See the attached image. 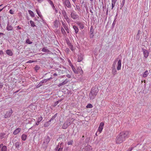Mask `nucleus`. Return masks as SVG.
Returning <instances> with one entry per match:
<instances>
[{"instance_id": "nucleus-1", "label": "nucleus", "mask_w": 151, "mask_h": 151, "mask_svg": "<svg viewBox=\"0 0 151 151\" xmlns=\"http://www.w3.org/2000/svg\"><path fill=\"white\" fill-rule=\"evenodd\" d=\"M129 132H123L119 133L117 137L116 142L117 144H119L124 141L126 138H128L129 135Z\"/></svg>"}, {"instance_id": "nucleus-2", "label": "nucleus", "mask_w": 151, "mask_h": 151, "mask_svg": "<svg viewBox=\"0 0 151 151\" xmlns=\"http://www.w3.org/2000/svg\"><path fill=\"white\" fill-rule=\"evenodd\" d=\"M98 91L99 90L98 88L95 87L92 88L89 94L90 99H93L97 95Z\"/></svg>"}, {"instance_id": "nucleus-3", "label": "nucleus", "mask_w": 151, "mask_h": 151, "mask_svg": "<svg viewBox=\"0 0 151 151\" xmlns=\"http://www.w3.org/2000/svg\"><path fill=\"white\" fill-rule=\"evenodd\" d=\"M140 147L141 148L142 147L141 145L137 144L135 147H134V146H132L127 151H139V150H140V149H137V148L138 147Z\"/></svg>"}, {"instance_id": "nucleus-4", "label": "nucleus", "mask_w": 151, "mask_h": 151, "mask_svg": "<svg viewBox=\"0 0 151 151\" xmlns=\"http://www.w3.org/2000/svg\"><path fill=\"white\" fill-rule=\"evenodd\" d=\"M63 147V142H60L58 143L57 147L55 148L57 151H62Z\"/></svg>"}, {"instance_id": "nucleus-5", "label": "nucleus", "mask_w": 151, "mask_h": 151, "mask_svg": "<svg viewBox=\"0 0 151 151\" xmlns=\"http://www.w3.org/2000/svg\"><path fill=\"white\" fill-rule=\"evenodd\" d=\"M12 109L9 110L8 111H7L6 113L4 115V117L5 118H7L10 117L12 113Z\"/></svg>"}, {"instance_id": "nucleus-6", "label": "nucleus", "mask_w": 151, "mask_h": 151, "mask_svg": "<svg viewBox=\"0 0 151 151\" xmlns=\"http://www.w3.org/2000/svg\"><path fill=\"white\" fill-rule=\"evenodd\" d=\"M76 74H78V76H81L83 73V71L81 67H78L76 70Z\"/></svg>"}, {"instance_id": "nucleus-7", "label": "nucleus", "mask_w": 151, "mask_h": 151, "mask_svg": "<svg viewBox=\"0 0 151 151\" xmlns=\"http://www.w3.org/2000/svg\"><path fill=\"white\" fill-rule=\"evenodd\" d=\"M70 124V123L68 121L65 122L62 126V128L63 129H66Z\"/></svg>"}, {"instance_id": "nucleus-8", "label": "nucleus", "mask_w": 151, "mask_h": 151, "mask_svg": "<svg viewBox=\"0 0 151 151\" xmlns=\"http://www.w3.org/2000/svg\"><path fill=\"white\" fill-rule=\"evenodd\" d=\"M50 138L48 137L45 139L44 140L43 143L45 146H47L50 141Z\"/></svg>"}, {"instance_id": "nucleus-9", "label": "nucleus", "mask_w": 151, "mask_h": 151, "mask_svg": "<svg viewBox=\"0 0 151 151\" xmlns=\"http://www.w3.org/2000/svg\"><path fill=\"white\" fill-rule=\"evenodd\" d=\"M104 125V123L102 122H101L99 126L98 129V130L100 133L101 132L103 129V127Z\"/></svg>"}, {"instance_id": "nucleus-10", "label": "nucleus", "mask_w": 151, "mask_h": 151, "mask_svg": "<svg viewBox=\"0 0 151 151\" xmlns=\"http://www.w3.org/2000/svg\"><path fill=\"white\" fill-rule=\"evenodd\" d=\"M142 50L143 52L144 57L145 58H147L148 57L149 55V52L148 51L145 49H142Z\"/></svg>"}, {"instance_id": "nucleus-11", "label": "nucleus", "mask_w": 151, "mask_h": 151, "mask_svg": "<svg viewBox=\"0 0 151 151\" xmlns=\"http://www.w3.org/2000/svg\"><path fill=\"white\" fill-rule=\"evenodd\" d=\"M83 55L81 53L78 54V62H80L83 59Z\"/></svg>"}, {"instance_id": "nucleus-12", "label": "nucleus", "mask_w": 151, "mask_h": 151, "mask_svg": "<svg viewBox=\"0 0 151 151\" xmlns=\"http://www.w3.org/2000/svg\"><path fill=\"white\" fill-rule=\"evenodd\" d=\"M64 5L68 7H70V1L68 0H66L64 2Z\"/></svg>"}, {"instance_id": "nucleus-13", "label": "nucleus", "mask_w": 151, "mask_h": 151, "mask_svg": "<svg viewBox=\"0 0 151 151\" xmlns=\"http://www.w3.org/2000/svg\"><path fill=\"white\" fill-rule=\"evenodd\" d=\"M79 26V27L80 29H83L84 27V24L81 22H78L76 23Z\"/></svg>"}, {"instance_id": "nucleus-14", "label": "nucleus", "mask_w": 151, "mask_h": 151, "mask_svg": "<svg viewBox=\"0 0 151 151\" xmlns=\"http://www.w3.org/2000/svg\"><path fill=\"white\" fill-rule=\"evenodd\" d=\"M21 130V129L20 128H18L16 129L13 132V134L14 135H16L18 134Z\"/></svg>"}, {"instance_id": "nucleus-15", "label": "nucleus", "mask_w": 151, "mask_h": 151, "mask_svg": "<svg viewBox=\"0 0 151 151\" xmlns=\"http://www.w3.org/2000/svg\"><path fill=\"white\" fill-rule=\"evenodd\" d=\"M121 62L122 61L120 60H119L118 62V66L117 67V69L118 70H120L121 69Z\"/></svg>"}, {"instance_id": "nucleus-16", "label": "nucleus", "mask_w": 151, "mask_h": 151, "mask_svg": "<svg viewBox=\"0 0 151 151\" xmlns=\"http://www.w3.org/2000/svg\"><path fill=\"white\" fill-rule=\"evenodd\" d=\"M92 148L91 146L89 145L86 146L85 148L84 151H91Z\"/></svg>"}, {"instance_id": "nucleus-17", "label": "nucleus", "mask_w": 151, "mask_h": 151, "mask_svg": "<svg viewBox=\"0 0 151 151\" xmlns=\"http://www.w3.org/2000/svg\"><path fill=\"white\" fill-rule=\"evenodd\" d=\"M1 148V151H7V147L5 146H3V145H0V148Z\"/></svg>"}, {"instance_id": "nucleus-18", "label": "nucleus", "mask_w": 151, "mask_h": 151, "mask_svg": "<svg viewBox=\"0 0 151 151\" xmlns=\"http://www.w3.org/2000/svg\"><path fill=\"white\" fill-rule=\"evenodd\" d=\"M50 5L52 6V9L54 10H55V12L56 13H58V10L56 9L55 6V5H54V4H53V3L52 2L51 3H50Z\"/></svg>"}, {"instance_id": "nucleus-19", "label": "nucleus", "mask_w": 151, "mask_h": 151, "mask_svg": "<svg viewBox=\"0 0 151 151\" xmlns=\"http://www.w3.org/2000/svg\"><path fill=\"white\" fill-rule=\"evenodd\" d=\"M13 29V28L12 27L11 25H10L8 24L6 27V30L8 31H11Z\"/></svg>"}, {"instance_id": "nucleus-20", "label": "nucleus", "mask_w": 151, "mask_h": 151, "mask_svg": "<svg viewBox=\"0 0 151 151\" xmlns=\"http://www.w3.org/2000/svg\"><path fill=\"white\" fill-rule=\"evenodd\" d=\"M6 52V53L9 56H12L13 55V53L11 50H7Z\"/></svg>"}, {"instance_id": "nucleus-21", "label": "nucleus", "mask_w": 151, "mask_h": 151, "mask_svg": "<svg viewBox=\"0 0 151 151\" xmlns=\"http://www.w3.org/2000/svg\"><path fill=\"white\" fill-rule=\"evenodd\" d=\"M116 1L117 0H111L112 9H113V8L115 6V4Z\"/></svg>"}, {"instance_id": "nucleus-22", "label": "nucleus", "mask_w": 151, "mask_h": 151, "mask_svg": "<svg viewBox=\"0 0 151 151\" xmlns=\"http://www.w3.org/2000/svg\"><path fill=\"white\" fill-rule=\"evenodd\" d=\"M36 12L37 13V14L40 17H42V16L41 14V12H40L39 10L38 9H36Z\"/></svg>"}, {"instance_id": "nucleus-23", "label": "nucleus", "mask_w": 151, "mask_h": 151, "mask_svg": "<svg viewBox=\"0 0 151 151\" xmlns=\"http://www.w3.org/2000/svg\"><path fill=\"white\" fill-rule=\"evenodd\" d=\"M67 81H64L62 83L59 84L58 86L59 87H60L66 84L67 83Z\"/></svg>"}, {"instance_id": "nucleus-24", "label": "nucleus", "mask_w": 151, "mask_h": 151, "mask_svg": "<svg viewBox=\"0 0 151 151\" xmlns=\"http://www.w3.org/2000/svg\"><path fill=\"white\" fill-rule=\"evenodd\" d=\"M63 15L65 19H66V20L67 22H68L69 21V18L68 16L67 15L66 13H63Z\"/></svg>"}, {"instance_id": "nucleus-25", "label": "nucleus", "mask_w": 151, "mask_h": 151, "mask_svg": "<svg viewBox=\"0 0 151 151\" xmlns=\"http://www.w3.org/2000/svg\"><path fill=\"white\" fill-rule=\"evenodd\" d=\"M42 51L44 52H49V50L46 48V47H43L42 50Z\"/></svg>"}, {"instance_id": "nucleus-26", "label": "nucleus", "mask_w": 151, "mask_h": 151, "mask_svg": "<svg viewBox=\"0 0 151 151\" xmlns=\"http://www.w3.org/2000/svg\"><path fill=\"white\" fill-rule=\"evenodd\" d=\"M148 71L147 70L144 72V73L143 74V77L144 78L148 76Z\"/></svg>"}, {"instance_id": "nucleus-27", "label": "nucleus", "mask_w": 151, "mask_h": 151, "mask_svg": "<svg viewBox=\"0 0 151 151\" xmlns=\"http://www.w3.org/2000/svg\"><path fill=\"white\" fill-rule=\"evenodd\" d=\"M112 73L114 75H115L117 73V71L115 68H112Z\"/></svg>"}, {"instance_id": "nucleus-28", "label": "nucleus", "mask_w": 151, "mask_h": 151, "mask_svg": "<svg viewBox=\"0 0 151 151\" xmlns=\"http://www.w3.org/2000/svg\"><path fill=\"white\" fill-rule=\"evenodd\" d=\"M28 12L29 14L32 17H34L35 14L31 10H29Z\"/></svg>"}, {"instance_id": "nucleus-29", "label": "nucleus", "mask_w": 151, "mask_h": 151, "mask_svg": "<svg viewBox=\"0 0 151 151\" xmlns=\"http://www.w3.org/2000/svg\"><path fill=\"white\" fill-rule=\"evenodd\" d=\"M27 138V135L25 134H23L22 135V140L24 141Z\"/></svg>"}, {"instance_id": "nucleus-30", "label": "nucleus", "mask_w": 151, "mask_h": 151, "mask_svg": "<svg viewBox=\"0 0 151 151\" xmlns=\"http://www.w3.org/2000/svg\"><path fill=\"white\" fill-rule=\"evenodd\" d=\"M43 118L42 116H39L37 117V121L40 122L41 121Z\"/></svg>"}, {"instance_id": "nucleus-31", "label": "nucleus", "mask_w": 151, "mask_h": 151, "mask_svg": "<svg viewBox=\"0 0 151 151\" xmlns=\"http://www.w3.org/2000/svg\"><path fill=\"white\" fill-rule=\"evenodd\" d=\"M94 29L93 28L92 26L91 28V29L90 31V34H93Z\"/></svg>"}, {"instance_id": "nucleus-32", "label": "nucleus", "mask_w": 151, "mask_h": 151, "mask_svg": "<svg viewBox=\"0 0 151 151\" xmlns=\"http://www.w3.org/2000/svg\"><path fill=\"white\" fill-rule=\"evenodd\" d=\"M71 16L72 18L73 19H75L76 18V15L74 13L72 12L71 14Z\"/></svg>"}, {"instance_id": "nucleus-33", "label": "nucleus", "mask_w": 151, "mask_h": 151, "mask_svg": "<svg viewBox=\"0 0 151 151\" xmlns=\"http://www.w3.org/2000/svg\"><path fill=\"white\" fill-rule=\"evenodd\" d=\"M49 80V79H44V80H43L42 81H41L40 82V83L41 84V83H46L48 80Z\"/></svg>"}, {"instance_id": "nucleus-34", "label": "nucleus", "mask_w": 151, "mask_h": 151, "mask_svg": "<svg viewBox=\"0 0 151 151\" xmlns=\"http://www.w3.org/2000/svg\"><path fill=\"white\" fill-rule=\"evenodd\" d=\"M30 22L31 25L33 27H34L35 26V23L33 21H30Z\"/></svg>"}, {"instance_id": "nucleus-35", "label": "nucleus", "mask_w": 151, "mask_h": 151, "mask_svg": "<svg viewBox=\"0 0 151 151\" xmlns=\"http://www.w3.org/2000/svg\"><path fill=\"white\" fill-rule=\"evenodd\" d=\"M87 108H91L93 107L92 105L90 104H88L86 106Z\"/></svg>"}, {"instance_id": "nucleus-36", "label": "nucleus", "mask_w": 151, "mask_h": 151, "mask_svg": "<svg viewBox=\"0 0 151 151\" xmlns=\"http://www.w3.org/2000/svg\"><path fill=\"white\" fill-rule=\"evenodd\" d=\"M50 124V123L49 122H47L44 124V127H48Z\"/></svg>"}, {"instance_id": "nucleus-37", "label": "nucleus", "mask_w": 151, "mask_h": 151, "mask_svg": "<svg viewBox=\"0 0 151 151\" xmlns=\"http://www.w3.org/2000/svg\"><path fill=\"white\" fill-rule=\"evenodd\" d=\"M26 42L28 44H29L32 43V42H31L29 39H28L26 40Z\"/></svg>"}, {"instance_id": "nucleus-38", "label": "nucleus", "mask_w": 151, "mask_h": 151, "mask_svg": "<svg viewBox=\"0 0 151 151\" xmlns=\"http://www.w3.org/2000/svg\"><path fill=\"white\" fill-rule=\"evenodd\" d=\"M73 142V140H71L69 141L68 142V145H72Z\"/></svg>"}, {"instance_id": "nucleus-39", "label": "nucleus", "mask_w": 151, "mask_h": 151, "mask_svg": "<svg viewBox=\"0 0 151 151\" xmlns=\"http://www.w3.org/2000/svg\"><path fill=\"white\" fill-rule=\"evenodd\" d=\"M116 60H115L114 61V62L113 63V64L112 68H115V65L116 63Z\"/></svg>"}, {"instance_id": "nucleus-40", "label": "nucleus", "mask_w": 151, "mask_h": 151, "mask_svg": "<svg viewBox=\"0 0 151 151\" xmlns=\"http://www.w3.org/2000/svg\"><path fill=\"white\" fill-rule=\"evenodd\" d=\"M15 146L16 148H19V143L17 142L15 143Z\"/></svg>"}, {"instance_id": "nucleus-41", "label": "nucleus", "mask_w": 151, "mask_h": 151, "mask_svg": "<svg viewBox=\"0 0 151 151\" xmlns=\"http://www.w3.org/2000/svg\"><path fill=\"white\" fill-rule=\"evenodd\" d=\"M61 31L62 33L63 34L65 33L64 29L63 27H61Z\"/></svg>"}, {"instance_id": "nucleus-42", "label": "nucleus", "mask_w": 151, "mask_h": 151, "mask_svg": "<svg viewBox=\"0 0 151 151\" xmlns=\"http://www.w3.org/2000/svg\"><path fill=\"white\" fill-rule=\"evenodd\" d=\"M125 0H123L122 2V4H121V5H120V6H121V7H122L124 5L125 2Z\"/></svg>"}, {"instance_id": "nucleus-43", "label": "nucleus", "mask_w": 151, "mask_h": 151, "mask_svg": "<svg viewBox=\"0 0 151 151\" xmlns=\"http://www.w3.org/2000/svg\"><path fill=\"white\" fill-rule=\"evenodd\" d=\"M9 12L10 14H14V11L12 9H10L9 11Z\"/></svg>"}, {"instance_id": "nucleus-44", "label": "nucleus", "mask_w": 151, "mask_h": 151, "mask_svg": "<svg viewBox=\"0 0 151 151\" xmlns=\"http://www.w3.org/2000/svg\"><path fill=\"white\" fill-rule=\"evenodd\" d=\"M139 38H140L139 35L137 34V35L136 36V39L137 40H139Z\"/></svg>"}, {"instance_id": "nucleus-45", "label": "nucleus", "mask_w": 151, "mask_h": 151, "mask_svg": "<svg viewBox=\"0 0 151 151\" xmlns=\"http://www.w3.org/2000/svg\"><path fill=\"white\" fill-rule=\"evenodd\" d=\"M63 27H64L65 29L66 30V31H67V30H68V28L65 25V24H63Z\"/></svg>"}, {"instance_id": "nucleus-46", "label": "nucleus", "mask_w": 151, "mask_h": 151, "mask_svg": "<svg viewBox=\"0 0 151 151\" xmlns=\"http://www.w3.org/2000/svg\"><path fill=\"white\" fill-rule=\"evenodd\" d=\"M39 69V67L38 65H36L35 68V69L36 70H38Z\"/></svg>"}, {"instance_id": "nucleus-47", "label": "nucleus", "mask_w": 151, "mask_h": 151, "mask_svg": "<svg viewBox=\"0 0 151 151\" xmlns=\"http://www.w3.org/2000/svg\"><path fill=\"white\" fill-rule=\"evenodd\" d=\"M93 36H94V35H93V34H90L89 37L91 38H93Z\"/></svg>"}, {"instance_id": "nucleus-48", "label": "nucleus", "mask_w": 151, "mask_h": 151, "mask_svg": "<svg viewBox=\"0 0 151 151\" xmlns=\"http://www.w3.org/2000/svg\"><path fill=\"white\" fill-rule=\"evenodd\" d=\"M4 133H1L0 135V137L2 138L4 137Z\"/></svg>"}, {"instance_id": "nucleus-49", "label": "nucleus", "mask_w": 151, "mask_h": 151, "mask_svg": "<svg viewBox=\"0 0 151 151\" xmlns=\"http://www.w3.org/2000/svg\"><path fill=\"white\" fill-rule=\"evenodd\" d=\"M60 101H57L55 103L54 106H56V105H57L58 104V103H59V102H60Z\"/></svg>"}, {"instance_id": "nucleus-50", "label": "nucleus", "mask_w": 151, "mask_h": 151, "mask_svg": "<svg viewBox=\"0 0 151 151\" xmlns=\"http://www.w3.org/2000/svg\"><path fill=\"white\" fill-rule=\"evenodd\" d=\"M141 146H142V147L141 148L140 147H138L137 148V149H140V150H139V151L142 150V148L143 146H142L141 145Z\"/></svg>"}, {"instance_id": "nucleus-51", "label": "nucleus", "mask_w": 151, "mask_h": 151, "mask_svg": "<svg viewBox=\"0 0 151 151\" xmlns=\"http://www.w3.org/2000/svg\"><path fill=\"white\" fill-rule=\"evenodd\" d=\"M34 62V60H29V61H28L27 62V63H33V62Z\"/></svg>"}, {"instance_id": "nucleus-52", "label": "nucleus", "mask_w": 151, "mask_h": 151, "mask_svg": "<svg viewBox=\"0 0 151 151\" xmlns=\"http://www.w3.org/2000/svg\"><path fill=\"white\" fill-rule=\"evenodd\" d=\"M46 0L49 3V4L50 3H51L52 2V1H51V0Z\"/></svg>"}, {"instance_id": "nucleus-53", "label": "nucleus", "mask_w": 151, "mask_h": 151, "mask_svg": "<svg viewBox=\"0 0 151 151\" xmlns=\"http://www.w3.org/2000/svg\"><path fill=\"white\" fill-rule=\"evenodd\" d=\"M40 122L37 121V122H36L35 123V125H38L39 124Z\"/></svg>"}, {"instance_id": "nucleus-54", "label": "nucleus", "mask_w": 151, "mask_h": 151, "mask_svg": "<svg viewBox=\"0 0 151 151\" xmlns=\"http://www.w3.org/2000/svg\"><path fill=\"white\" fill-rule=\"evenodd\" d=\"M78 29L76 27V34H77L78 32Z\"/></svg>"}, {"instance_id": "nucleus-55", "label": "nucleus", "mask_w": 151, "mask_h": 151, "mask_svg": "<svg viewBox=\"0 0 151 151\" xmlns=\"http://www.w3.org/2000/svg\"><path fill=\"white\" fill-rule=\"evenodd\" d=\"M140 32H141V31L140 30H139L138 31V32H137V34H138V35H139L140 34Z\"/></svg>"}, {"instance_id": "nucleus-56", "label": "nucleus", "mask_w": 151, "mask_h": 151, "mask_svg": "<svg viewBox=\"0 0 151 151\" xmlns=\"http://www.w3.org/2000/svg\"><path fill=\"white\" fill-rule=\"evenodd\" d=\"M38 85L39 86H41L42 85V83H41V84H40V83Z\"/></svg>"}, {"instance_id": "nucleus-57", "label": "nucleus", "mask_w": 151, "mask_h": 151, "mask_svg": "<svg viewBox=\"0 0 151 151\" xmlns=\"http://www.w3.org/2000/svg\"><path fill=\"white\" fill-rule=\"evenodd\" d=\"M3 52L1 50L0 51V54H3Z\"/></svg>"}, {"instance_id": "nucleus-58", "label": "nucleus", "mask_w": 151, "mask_h": 151, "mask_svg": "<svg viewBox=\"0 0 151 151\" xmlns=\"http://www.w3.org/2000/svg\"><path fill=\"white\" fill-rule=\"evenodd\" d=\"M76 7L78 10H79V9H80V8L79 7V6H76Z\"/></svg>"}, {"instance_id": "nucleus-59", "label": "nucleus", "mask_w": 151, "mask_h": 151, "mask_svg": "<svg viewBox=\"0 0 151 151\" xmlns=\"http://www.w3.org/2000/svg\"><path fill=\"white\" fill-rule=\"evenodd\" d=\"M17 28L18 29H21V27H20L19 26H17Z\"/></svg>"}, {"instance_id": "nucleus-60", "label": "nucleus", "mask_w": 151, "mask_h": 151, "mask_svg": "<svg viewBox=\"0 0 151 151\" xmlns=\"http://www.w3.org/2000/svg\"><path fill=\"white\" fill-rule=\"evenodd\" d=\"M53 120V119L52 118H51L49 121H48V122H49L50 123V122L52 120Z\"/></svg>"}, {"instance_id": "nucleus-61", "label": "nucleus", "mask_w": 151, "mask_h": 151, "mask_svg": "<svg viewBox=\"0 0 151 151\" xmlns=\"http://www.w3.org/2000/svg\"><path fill=\"white\" fill-rule=\"evenodd\" d=\"M73 28L74 29V30L76 31V26H73Z\"/></svg>"}, {"instance_id": "nucleus-62", "label": "nucleus", "mask_w": 151, "mask_h": 151, "mask_svg": "<svg viewBox=\"0 0 151 151\" xmlns=\"http://www.w3.org/2000/svg\"><path fill=\"white\" fill-rule=\"evenodd\" d=\"M5 7V6H4V8H3L2 9H0V12H1V11L3 9H4V8Z\"/></svg>"}, {"instance_id": "nucleus-63", "label": "nucleus", "mask_w": 151, "mask_h": 151, "mask_svg": "<svg viewBox=\"0 0 151 151\" xmlns=\"http://www.w3.org/2000/svg\"><path fill=\"white\" fill-rule=\"evenodd\" d=\"M90 12L91 13H92V14H93V12L91 10H90Z\"/></svg>"}, {"instance_id": "nucleus-64", "label": "nucleus", "mask_w": 151, "mask_h": 151, "mask_svg": "<svg viewBox=\"0 0 151 151\" xmlns=\"http://www.w3.org/2000/svg\"><path fill=\"white\" fill-rule=\"evenodd\" d=\"M57 74H56V73H54V76H57Z\"/></svg>"}]
</instances>
